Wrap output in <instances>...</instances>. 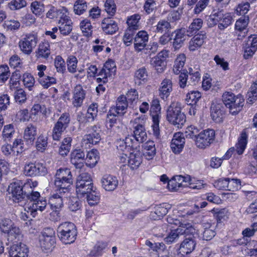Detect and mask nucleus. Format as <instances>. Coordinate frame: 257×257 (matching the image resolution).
I'll use <instances>...</instances> for the list:
<instances>
[{"mask_svg":"<svg viewBox=\"0 0 257 257\" xmlns=\"http://www.w3.org/2000/svg\"><path fill=\"white\" fill-rule=\"evenodd\" d=\"M31 187L29 183H25L22 180H14L9 186L8 191L11 195L13 201L19 204L20 205L25 204L28 199L37 198L39 196V192L27 190Z\"/></svg>","mask_w":257,"mask_h":257,"instance_id":"obj_1","label":"nucleus"},{"mask_svg":"<svg viewBox=\"0 0 257 257\" xmlns=\"http://www.w3.org/2000/svg\"><path fill=\"white\" fill-rule=\"evenodd\" d=\"M146 117L142 115L130 121V124L133 130V135L128 136L132 138L135 149H140V144L147 139V135L145 127Z\"/></svg>","mask_w":257,"mask_h":257,"instance_id":"obj_2","label":"nucleus"},{"mask_svg":"<svg viewBox=\"0 0 257 257\" xmlns=\"http://www.w3.org/2000/svg\"><path fill=\"white\" fill-rule=\"evenodd\" d=\"M116 67L115 62L109 59L104 64L102 68L99 71L96 81L99 85L96 87V91L98 94L103 93L105 91V87L103 84L106 83L109 78H112L115 74Z\"/></svg>","mask_w":257,"mask_h":257,"instance_id":"obj_3","label":"nucleus"},{"mask_svg":"<svg viewBox=\"0 0 257 257\" xmlns=\"http://www.w3.org/2000/svg\"><path fill=\"white\" fill-rule=\"evenodd\" d=\"M73 183V176L70 170L60 168L55 176L54 185L56 190L61 193H68Z\"/></svg>","mask_w":257,"mask_h":257,"instance_id":"obj_4","label":"nucleus"},{"mask_svg":"<svg viewBox=\"0 0 257 257\" xmlns=\"http://www.w3.org/2000/svg\"><path fill=\"white\" fill-rule=\"evenodd\" d=\"M57 235L64 244H71L75 241L77 231L75 224L70 222L60 224L57 228Z\"/></svg>","mask_w":257,"mask_h":257,"instance_id":"obj_5","label":"nucleus"},{"mask_svg":"<svg viewBox=\"0 0 257 257\" xmlns=\"http://www.w3.org/2000/svg\"><path fill=\"white\" fill-rule=\"evenodd\" d=\"M181 109L180 103L173 102L168 107L167 111V120L178 127H181L186 122V116Z\"/></svg>","mask_w":257,"mask_h":257,"instance_id":"obj_6","label":"nucleus"},{"mask_svg":"<svg viewBox=\"0 0 257 257\" xmlns=\"http://www.w3.org/2000/svg\"><path fill=\"white\" fill-rule=\"evenodd\" d=\"M224 105L229 109L230 112L235 115L241 109L244 99L241 95H235L231 92H225L222 95Z\"/></svg>","mask_w":257,"mask_h":257,"instance_id":"obj_7","label":"nucleus"},{"mask_svg":"<svg viewBox=\"0 0 257 257\" xmlns=\"http://www.w3.org/2000/svg\"><path fill=\"white\" fill-rule=\"evenodd\" d=\"M94 187L91 175L89 173H81L77 177L76 182V192L78 197H85V194L92 191Z\"/></svg>","mask_w":257,"mask_h":257,"instance_id":"obj_8","label":"nucleus"},{"mask_svg":"<svg viewBox=\"0 0 257 257\" xmlns=\"http://www.w3.org/2000/svg\"><path fill=\"white\" fill-rule=\"evenodd\" d=\"M0 230L8 235V239L11 241L14 239L20 240L22 237L20 228L15 226L14 222L9 218H4L1 220Z\"/></svg>","mask_w":257,"mask_h":257,"instance_id":"obj_9","label":"nucleus"},{"mask_svg":"<svg viewBox=\"0 0 257 257\" xmlns=\"http://www.w3.org/2000/svg\"><path fill=\"white\" fill-rule=\"evenodd\" d=\"M70 122L69 113H63L52 128V137L53 140L58 141L61 139L63 134L68 127Z\"/></svg>","mask_w":257,"mask_h":257,"instance_id":"obj_10","label":"nucleus"},{"mask_svg":"<svg viewBox=\"0 0 257 257\" xmlns=\"http://www.w3.org/2000/svg\"><path fill=\"white\" fill-rule=\"evenodd\" d=\"M37 42V35L30 34L26 35L24 38L20 41L19 46L24 54L30 55L36 46Z\"/></svg>","mask_w":257,"mask_h":257,"instance_id":"obj_11","label":"nucleus"},{"mask_svg":"<svg viewBox=\"0 0 257 257\" xmlns=\"http://www.w3.org/2000/svg\"><path fill=\"white\" fill-rule=\"evenodd\" d=\"M215 132L206 130L200 133L196 138V145L198 148L203 149L209 146L214 140Z\"/></svg>","mask_w":257,"mask_h":257,"instance_id":"obj_12","label":"nucleus"},{"mask_svg":"<svg viewBox=\"0 0 257 257\" xmlns=\"http://www.w3.org/2000/svg\"><path fill=\"white\" fill-rule=\"evenodd\" d=\"M47 172V168L41 163H30L25 165L24 173L28 176H44Z\"/></svg>","mask_w":257,"mask_h":257,"instance_id":"obj_13","label":"nucleus"},{"mask_svg":"<svg viewBox=\"0 0 257 257\" xmlns=\"http://www.w3.org/2000/svg\"><path fill=\"white\" fill-rule=\"evenodd\" d=\"M86 93L82 86L76 85L72 90V104L74 107L79 108L82 106L85 98Z\"/></svg>","mask_w":257,"mask_h":257,"instance_id":"obj_14","label":"nucleus"},{"mask_svg":"<svg viewBox=\"0 0 257 257\" xmlns=\"http://www.w3.org/2000/svg\"><path fill=\"white\" fill-rule=\"evenodd\" d=\"M172 45L175 50H179L183 46L186 39L187 31L185 28L177 29L171 34Z\"/></svg>","mask_w":257,"mask_h":257,"instance_id":"obj_15","label":"nucleus"},{"mask_svg":"<svg viewBox=\"0 0 257 257\" xmlns=\"http://www.w3.org/2000/svg\"><path fill=\"white\" fill-rule=\"evenodd\" d=\"M89 134L85 135L83 138V143L86 144L94 145L100 140L101 130L99 127L94 125L91 127Z\"/></svg>","mask_w":257,"mask_h":257,"instance_id":"obj_16","label":"nucleus"},{"mask_svg":"<svg viewBox=\"0 0 257 257\" xmlns=\"http://www.w3.org/2000/svg\"><path fill=\"white\" fill-rule=\"evenodd\" d=\"M149 41V35L146 31H140L134 38V47L138 52L143 51Z\"/></svg>","mask_w":257,"mask_h":257,"instance_id":"obj_17","label":"nucleus"},{"mask_svg":"<svg viewBox=\"0 0 257 257\" xmlns=\"http://www.w3.org/2000/svg\"><path fill=\"white\" fill-rule=\"evenodd\" d=\"M185 143V139L184 134L181 133H175L171 143L172 152L176 154H180L184 148Z\"/></svg>","mask_w":257,"mask_h":257,"instance_id":"obj_18","label":"nucleus"},{"mask_svg":"<svg viewBox=\"0 0 257 257\" xmlns=\"http://www.w3.org/2000/svg\"><path fill=\"white\" fill-rule=\"evenodd\" d=\"M171 79L166 78L161 82L159 88V95L161 99L167 100L173 90Z\"/></svg>","mask_w":257,"mask_h":257,"instance_id":"obj_19","label":"nucleus"},{"mask_svg":"<svg viewBox=\"0 0 257 257\" xmlns=\"http://www.w3.org/2000/svg\"><path fill=\"white\" fill-rule=\"evenodd\" d=\"M103 32L108 35H113L118 30V26L116 21L109 17L105 18L101 23Z\"/></svg>","mask_w":257,"mask_h":257,"instance_id":"obj_20","label":"nucleus"},{"mask_svg":"<svg viewBox=\"0 0 257 257\" xmlns=\"http://www.w3.org/2000/svg\"><path fill=\"white\" fill-rule=\"evenodd\" d=\"M102 188L106 191H112L118 185V181L116 177L106 174L103 176L101 180Z\"/></svg>","mask_w":257,"mask_h":257,"instance_id":"obj_21","label":"nucleus"},{"mask_svg":"<svg viewBox=\"0 0 257 257\" xmlns=\"http://www.w3.org/2000/svg\"><path fill=\"white\" fill-rule=\"evenodd\" d=\"M28 252V248L22 242L13 244L9 251L10 257H27Z\"/></svg>","mask_w":257,"mask_h":257,"instance_id":"obj_22","label":"nucleus"},{"mask_svg":"<svg viewBox=\"0 0 257 257\" xmlns=\"http://www.w3.org/2000/svg\"><path fill=\"white\" fill-rule=\"evenodd\" d=\"M132 151L128 158L127 163L131 169L135 170L137 169L142 163L143 157L140 149H133Z\"/></svg>","mask_w":257,"mask_h":257,"instance_id":"obj_23","label":"nucleus"},{"mask_svg":"<svg viewBox=\"0 0 257 257\" xmlns=\"http://www.w3.org/2000/svg\"><path fill=\"white\" fill-rule=\"evenodd\" d=\"M185 177L181 175L174 177L168 182L167 188L170 191H177L187 186Z\"/></svg>","mask_w":257,"mask_h":257,"instance_id":"obj_24","label":"nucleus"},{"mask_svg":"<svg viewBox=\"0 0 257 257\" xmlns=\"http://www.w3.org/2000/svg\"><path fill=\"white\" fill-rule=\"evenodd\" d=\"M84 158L85 153L81 149H75L71 153L70 162L76 169H81L84 166Z\"/></svg>","mask_w":257,"mask_h":257,"instance_id":"obj_25","label":"nucleus"},{"mask_svg":"<svg viewBox=\"0 0 257 257\" xmlns=\"http://www.w3.org/2000/svg\"><path fill=\"white\" fill-rule=\"evenodd\" d=\"M28 200H30L32 202L29 207L32 210L31 213L34 215H37L38 211L42 212L47 206L46 199L43 197H41L40 193L39 196L37 198L34 200L28 199Z\"/></svg>","mask_w":257,"mask_h":257,"instance_id":"obj_26","label":"nucleus"},{"mask_svg":"<svg viewBox=\"0 0 257 257\" xmlns=\"http://www.w3.org/2000/svg\"><path fill=\"white\" fill-rule=\"evenodd\" d=\"M128 103L126 98L123 95L118 97L116 102V105L110 108L111 111L115 112L119 116L123 115L126 112Z\"/></svg>","mask_w":257,"mask_h":257,"instance_id":"obj_27","label":"nucleus"},{"mask_svg":"<svg viewBox=\"0 0 257 257\" xmlns=\"http://www.w3.org/2000/svg\"><path fill=\"white\" fill-rule=\"evenodd\" d=\"M49 10L46 14V17L49 19L60 18V20L66 16L67 9L65 7L57 8L53 6H48Z\"/></svg>","mask_w":257,"mask_h":257,"instance_id":"obj_28","label":"nucleus"},{"mask_svg":"<svg viewBox=\"0 0 257 257\" xmlns=\"http://www.w3.org/2000/svg\"><path fill=\"white\" fill-rule=\"evenodd\" d=\"M115 143L117 150L120 152H128L133 149H135L132 139L128 136L125 137L124 139L117 140Z\"/></svg>","mask_w":257,"mask_h":257,"instance_id":"obj_29","label":"nucleus"},{"mask_svg":"<svg viewBox=\"0 0 257 257\" xmlns=\"http://www.w3.org/2000/svg\"><path fill=\"white\" fill-rule=\"evenodd\" d=\"M72 22L71 20L67 16H65L64 18L59 20V30L60 33L63 36L68 35L72 30Z\"/></svg>","mask_w":257,"mask_h":257,"instance_id":"obj_30","label":"nucleus"},{"mask_svg":"<svg viewBox=\"0 0 257 257\" xmlns=\"http://www.w3.org/2000/svg\"><path fill=\"white\" fill-rule=\"evenodd\" d=\"M37 126L29 123L26 126L24 132V139L28 143H33L37 135Z\"/></svg>","mask_w":257,"mask_h":257,"instance_id":"obj_31","label":"nucleus"},{"mask_svg":"<svg viewBox=\"0 0 257 257\" xmlns=\"http://www.w3.org/2000/svg\"><path fill=\"white\" fill-rule=\"evenodd\" d=\"M220 104L213 103L210 108L211 116L212 119L216 122L222 121L224 111Z\"/></svg>","mask_w":257,"mask_h":257,"instance_id":"obj_32","label":"nucleus"},{"mask_svg":"<svg viewBox=\"0 0 257 257\" xmlns=\"http://www.w3.org/2000/svg\"><path fill=\"white\" fill-rule=\"evenodd\" d=\"M141 15L139 14H135L132 16L127 17L126 24L127 29L135 31L140 29L141 24L140 20Z\"/></svg>","mask_w":257,"mask_h":257,"instance_id":"obj_33","label":"nucleus"},{"mask_svg":"<svg viewBox=\"0 0 257 257\" xmlns=\"http://www.w3.org/2000/svg\"><path fill=\"white\" fill-rule=\"evenodd\" d=\"M196 242L194 237H186L180 245L181 251L186 254L192 252L196 246Z\"/></svg>","mask_w":257,"mask_h":257,"instance_id":"obj_34","label":"nucleus"},{"mask_svg":"<svg viewBox=\"0 0 257 257\" xmlns=\"http://www.w3.org/2000/svg\"><path fill=\"white\" fill-rule=\"evenodd\" d=\"M199 66H196L193 68H189V74L188 83V85H196L201 80V74Z\"/></svg>","mask_w":257,"mask_h":257,"instance_id":"obj_35","label":"nucleus"},{"mask_svg":"<svg viewBox=\"0 0 257 257\" xmlns=\"http://www.w3.org/2000/svg\"><path fill=\"white\" fill-rule=\"evenodd\" d=\"M51 54L50 46L48 42L41 43L36 52V56L39 58L47 59Z\"/></svg>","mask_w":257,"mask_h":257,"instance_id":"obj_36","label":"nucleus"},{"mask_svg":"<svg viewBox=\"0 0 257 257\" xmlns=\"http://www.w3.org/2000/svg\"><path fill=\"white\" fill-rule=\"evenodd\" d=\"M205 35L203 34H197L195 35L189 43V49L194 51L201 47L204 42Z\"/></svg>","mask_w":257,"mask_h":257,"instance_id":"obj_37","label":"nucleus"},{"mask_svg":"<svg viewBox=\"0 0 257 257\" xmlns=\"http://www.w3.org/2000/svg\"><path fill=\"white\" fill-rule=\"evenodd\" d=\"M156 154L155 145L153 141H148L144 146V156L147 160H151L154 158Z\"/></svg>","mask_w":257,"mask_h":257,"instance_id":"obj_38","label":"nucleus"},{"mask_svg":"<svg viewBox=\"0 0 257 257\" xmlns=\"http://www.w3.org/2000/svg\"><path fill=\"white\" fill-rule=\"evenodd\" d=\"M86 200L90 206H94L97 205L100 200V194L99 192L95 187L92 191H89L85 194Z\"/></svg>","mask_w":257,"mask_h":257,"instance_id":"obj_39","label":"nucleus"},{"mask_svg":"<svg viewBox=\"0 0 257 257\" xmlns=\"http://www.w3.org/2000/svg\"><path fill=\"white\" fill-rule=\"evenodd\" d=\"M247 143V135L245 132H242L235 145V151L237 154L241 155L244 152Z\"/></svg>","mask_w":257,"mask_h":257,"instance_id":"obj_40","label":"nucleus"},{"mask_svg":"<svg viewBox=\"0 0 257 257\" xmlns=\"http://www.w3.org/2000/svg\"><path fill=\"white\" fill-rule=\"evenodd\" d=\"M65 193L60 194L58 191L55 194L52 195L49 198V203L52 207L55 209H59L61 208L63 205V197Z\"/></svg>","mask_w":257,"mask_h":257,"instance_id":"obj_41","label":"nucleus"},{"mask_svg":"<svg viewBox=\"0 0 257 257\" xmlns=\"http://www.w3.org/2000/svg\"><path fill=\"white\" fill-rule=\"evenodd\" d=\"M99 159L98 151L96 150L92 149L87 154L86 165L90 168H93L97 163Z\"/></svg>","mask_w":257,"mask_h":257,"instance_id":"obj_42","label":"nucleus"},{"mask_svg":"<svg viewBox=\"0 0 257 257\" xmlns=\"http://www.w3.org/2000/svg\"><path fill=\"white\" fill-rule=\"evenodd\" d=\"M170 208V205L166 203L159 204L155 208V211L152 213V216L154 219H157V217L160 218L165 215L168 212L169 209Z\"/></svg>","mask_w":257,"mask_h":257,"instance_id":"obj_43","label":"nucleus"},{"mask_svg":"<svg viewBox=\"0 0 257 257\" xmlns=\"http://www.w3.org/2000/svg\"><path fill=\"white\" fill-rule=\"evenodd\" d=\"M202 25L203 20L201 19L197 18L194 19L190 25L188 29L186 30L187 35L188 36H192L201 28Z\"/></svg>","mask_w":257,"mask_h":257,"instance_id":"obj_44","label":"nucleus"},{"mask_svg":"<svg viewBox=\"0 0 257 257\" xmlns=\"http://www.w3.org/2000/svg\"><path fill=\"white\" fill-rule=\"evenodd\" d=\"M107 246V243L104 241H98L90 252V255L96 257L101 255Z\"/></svg>","mask_w":257,"mask_h":257,"instance_id":"obj_45","label":"nucleus"},{"mask_svg":"<svg viewBox=\"0 0 257 257\" xmlns=\"http://www.w3.org/2000/svg\"><path fill=\"white\" fill-rule=\"evenodd\" d=\"M220 17L218 27L220 30H223L232 24L233 19L230 14H223L222 12Z\"/></svg>","mask_w":257,"mask_h":257,"instance_id":"obj_46","label":"nucleus"},{"mask_svg":"<svg viewBox=\"0 0 257 257\" xmlns=\"http://www.w3.org/2000/svg\"><path fill=\"white\" fill-rule=\"evenodd\" d=\"M186 56L185 54H180L177 56L175 61L173 69L174 73L178 74L181 72L184 66Z\"/></svg>","mask_w":257,"mask_h":257,"instance_id":"obj_47","label":"nucleus"},{"mask_svg":"<svg viewBox=\"0 0 257 257\" xmlns=\"http://www.w3.org/2000/svg\"><path fill=\"white\" fill-rule=\"evenodd\" d=\"M87 9V5L85 0H77L74 4L73 11L75 15H82Z\"/></svg>","mask_w":257,"mask_h":257,"instance_id":"obj_48","label":"nucleus"},{"mask_svg":"<svg viewBox=\"0 0 257 257\" xmlns=\"http://www.w3.org/2000/svg\"><path fill=\"white\" fill-rule=\"evenodd\" d=\"M156 27V32L158 33H168L172 29L170 23L164 19L160 20Z\"/></svg>","mask_w":257,"mask_h":257,"instance_id":"obj_49","label":"nucleus"},{"mask_svg":"<svg viewBox=\"0 0 257 257\" xmlns=\"http://www.w3.org/2000/svg\"><path fill=\"white\" fill-rule=\"evenodd\" d=\"M151 64L158 73H162L165 68L166 63L164 59H160L156 56L151 61Z\"/></svg>","mask_w":257,"mask_h":257,"instance_id":"obj_50","label":"nucleus"},{"mask_svg":"<svg viewBox=\"0 0 257 257\" xmlns=\"http://www.w3.org/2000/svg\"><path fill=\"white\" fill-rule=\"evenodd\" d=\"M148 78V72L145 67H142L138 69L135 74V83L140 85L142 81L145 82Z\"/></svg>","mask_w":257,"mask_h":257,"instance_id":"obj_51","label":"nucleus"},{"mask_svg":"<svg viewBox=\"0 0 257 257\" xmlns=\"http://www.w3.org/2000/svg\"><path fill=\"white\" fill-rule=\"evenodd\" d=\"M201 97V93L198 91H192L187 93L186 101L188 105H193L197 103Z\"/></svg>","mask_w":257,"mask_h":257,"instance_id":"obj_52","label":"nucleus"},{"mask_svg":"<svg viewBox=\"0 0 257 257\" xmlns=\"http://www.w3.org/2000/svg\"><path fill=\"white\" fill-rule=\"evenodd\" d=\"M180 231L181 230L178 229V227L172 230L167 236L164 238L165 242L169 244L176 242L181 236L180 234Z\"/></svg>","mask_w":257,"mask_h":257,"instance_id":"obj_53","label":"nucleus"},{"mask_svg":"<svg viewBox=\"0 0 257 257\" xmlns=\"http://www.w3.org/2000/svg\"><path fill=\"white\" fill-rule=\"evenodd\" d=\"M80 26L84 36L88 37L91 36L93 27L88 20L85 19L81 21Z\"/></svg>","mask_w":257,"mask_h":257,"instance_id":"obj_54","label":"nucleus"},{"mask_svg":"<svg viewBox=\"0 0 257 257\" xmlns=\"http://www.w3.org/2000/svg\"><path fill=\"white\" fill-rule=\"evenodd\" d=\"M27 96L26 92L22 88L17 89L14 94L15 101L20 104L25 103L27 99Z\"/></svg>","mask_w":257,"mask_h":257,"instance_id":"obj_55","label":"nucleus"},{"mask_svg":"<svg viewBox=\"0 0 257 257\" xmlns=\"http://www.w3.org/2000/svg\"><path fill=\"white\" fill-rule=\"evenodd\" d=\"M40 245L44 249H51L56 243V238L41 237L40 239Z\"/></svg>","mask_w":257,"mask_h":257,"instance_id":"obj_56","label":"nucleus"},{"mask_svg":"<svg viewBox=\"0 0 257 257\" xmlns=\"http://www.w3.org/2000/svg\"><path fill=\"white\" fill-rule=\"evenodd\" d=\"M248 19L241 18L236 21L235 23V30L239 31L240 32L244 31V35L242 36L243 37H244L245 33H247L246 27L248 24Z\"/></svg>","mask_w":257,"mask_h":257,"instance_id":"obj_57","label":"nucleus"},{"mask_svg":"<svg viewBox=\"0 0 257 257\" xmlns=\"http://www.w3.org/2000/svg\"><path fill=\"white\" fill-rule=\"evenodd\" d=\"M31 10L36 16H40L44 12V5L39 2L35 1L31 3Z\"/></svg>","mask_w":257,"mask_h":257,"instance_id":"obj_58","label":"nucleus"},{"mask_svg":"<svg viewBox=\"0 0 257 257\" xmlns=\"http://www.w3.org/2000/svg\"><path fill=\"white\" fill-rule=\"evenodd\" d=\"M178 229L181 230L180 233L181 236L184 235L185 237L190 235L193 236L195 232V229L190 224H182L180 227H178Z\"/></svg>","mask_w":257,"mask_h":257,"instance_id":"obj_59","label":"nucleus"},{"mask_svg":"<svg viewBox=\"0 0 257 257\" xmlns=\"http://www.w3.org/2000/svg\"><path fill=\"white\" fill-rule=\"evenodd\" d=\"M67 65L68 71L71 73H74L77 71L78 60L77 58L74 56H70L67 59Z\"/></svg>","mask_w":257,"mask_h":257,"instance_id":"obj_60","label":"nucleus"},{"mask_svg":"<svg viewBox=\"0 0 257 257\" xmlns=\"http://www.w3.org/2000/svg\"><path fill=\"white\" fill-rule=\"evenodd\" d=\"M97 113L98 104L96 103H93L89 106L86 117L88 120H94L97 115Z\"/></svg>","mask_w":257,"mask_h":257,"instance_id":"obj_61","label":"nucleus"},{"mask_svg":"<svg viewBox=\"0 0 257 257\" xmlns=\"http://www.w3.org/2000/svg\"><path fill=\"white\" fill-rule=\"evenodd\" d=\"M23 82L24 86L31 90L34 85L35 81L33 76L30 73L26 72L23 75Z\"/></svg>","mask_w":257,"mask_h":257,"instance_id":"obj_62","label":"nucleus"},{"mask_svg":"<svg viewBox=\"0 0 257 257\" xmlns=\"http://www.w3.org/2000/svg\"><path fill=\"white\" fill-rule=\"evenodd\" d=\"M15 133V131L13 124L5 125L3 131V138L6 141H10Z\"/></svg>","mask_w":257,"mask_h":257,"instance_id":"obj_63","label":"nucleus"},{"mask_svg":"<svg viewBox=\"0 0 257 257\" xmlns=\"http://www.w3.org/2000/svg\"><path fill=\"white\" fill-rule=\"evenodd\" d=\"M54 66L59 73H63L66 71V65L64 60L61 56H57L54 60Z\"/></svg>","mask_w":257,"mask_h":257,"instance_id":"obj_64","label":"nucleus"}]
</instances>
